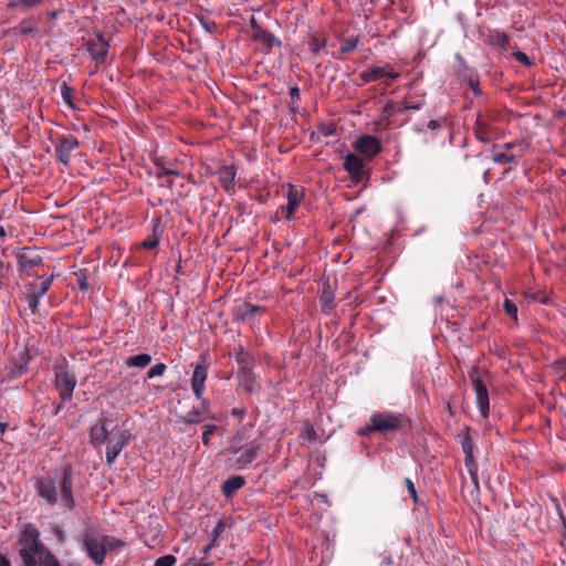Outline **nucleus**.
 <instances>
[{"mask_svg":"<svg viewBox=\"0 0 566 566\" xmlns=\"http://www.w3.org/2000/svg\"><path fill=\"white\" fill-rule=\"evenodd\" d=\"M75 472L71 463H65L43 476L35 478L34 491L48 505L57 503L67 510L74 511L76 501L74 497Z\"/></svg>","mask_w":566,"mask_h":566,"instance_id":"nucleus-1","label":"nucleus"},{"mask_svg":"<svg viewBox=\"0 0 566 566\" xmlns=\"http://www.w3.org/2000/svg\"><path fill=\"white\" fill-rule=\"evenodd\" d=\"M40 536V531L34 524L27 523L23 525L15 543L22 566H62Z\"/></svg>","mask_w":566,"mask_h":566,"instance_id":"nucleus-2","label":"nucleus"},{"mask_svg":"<svg viewBox=\"0 0 566 566\" xmlns=\"http://www.w3.org/2000/svg\"><path fill=\"white\" fill-rule=\"evenodd\" d=\"M125 543L108 535H102L91 528L83 534V547L96 565H103L109 551L123 547Z\"/></svg>","mask_w":566,"mask_h":566,"instance_id":"nucleus-3","label":"nucleus"},{"mask_svg":"<svg viewBox=\"0 0 566 566\" xmlns=\"http://www.w3.org/2000/svg\"><path fill=\"white\" fill-rule=\"evenodd\" d=\"M407 428V419L402 415L391 412L374 413L368 423L358 430L360 436H369L371 433H395Z\"/></svg>","mask_w":566,"mask_h":566,"instance_id":"nucleus-4","label":"nucleus"},{"mask_svg":"<svg viewBox=\"0 0 566 566\" xmlns=\"http://www.w3.org/2000/svg\"><path fill=\"white\" fill-rule=\"evenodd\" d=\"M53 371L60 399L63 402L71 401L77 380L75 374L69 367L67 360L65 358L56 360L53 365Z\"/></svg>","mask_w":566,"mask_h":566,"instance_id":"nucleus-5","label":"nucleus"},{"mask_svg":"<svg viewBox=\"0 0 566 566\" xmlns=\"http://www.w3.org/2000/svg\"><path fill=\"white\" fill-rule=\"evenodd\" d=\"M399 76L400 74L396 72L389 63H386L382 66H371L368 70L361 72L359 75L363 82L361 84H367L369 82L387 77V85H389L392 81H396Z\"/></svg>","mask_w":566,"mask_h":566,"instance_id":"nucleus-6","label":"nucleus"},{"mask_svg":"<svg viewBox=\"0 0 566 566\" xmlns=\"http://www.w3.org/2000/svg\"><path fill=\"white\" fill-rule=\"evenodd\" d=\"M78 139L74 135H61L55 140L56 159L64 166L71 163V153L78 147Z\"/></svg>","mask_w":566,"mask_h":566,"instance_id":"nucleus-7","label":"nucleus"},{"mask_svg":"<svg viewBox=\"0 0 566 566\" xmlns=\"http://www.w3.org/2000/svg\"><path fill=\"white\" fill-rule=\"evenodd\" d=\"M18 270L21 273L31 275V270L43 264V258L31 248H23L15 254Z\"/></svg>","mask_w":566,"mask_h":566,"instance_id":"nucleus-8","label":"nucleus"},{"mask_svg":"<svg viewBox=\"0 0 566 566\" xmlns=\"http://www.w3.org/2000/svg\"><path fill=\"white\" fill-rule=\"evenodd\" d=\"M266 312V308L261 305H254L248 302L235 305L232 310V317L234 321L254 324L256 315H262Z\"/></svg>","mask_w":566,"mask_h":566,"instance_id":"nucleus-9","label":"nucleus"},{"mask_svg":"<svg viewBox=\"0 0 566 566\" xmlns=\"http://www.w3.org/2000/svg\"><path fill=\"white\" fill-rule=\"evenodd\" d=\"M470 379L473 382L474 391L476 395V406H478L481 415L484 418H486L489 416V411H490L489 392H488L486 386L480 378L476 369H473L470 373Z\"/></svg>","mask_w":566,"mask_h":566,"instance_id":"nucleus-10","label":"nucleus"},{"mask_svg":"<svg viewBox=\"0 0 566 566\" xmlns=\"http://www.w3.org/2000/svg\"><path fill=\"white\" fill-rule=\"evenodd\" d=\"M354 148L359 155L369 159L374 158L382 149L379 138L373 135H364L359 137L354 143Z\"/></svg>","mask_w":566,"mask_h":566,"instance_id":"nucleus-11","label":"nucleus"},{"mask_svg":"<svg viewBox=\"0 0 566 566\" xmlns=\"http://www.w3.org/2000/svg\"><path fill=\"white\" fill-rule=\"evenodd\" d=\"M130 440V432L128 430H123L117 432L114 437L108 440V444L106 448V462L112 465L124 447Z\"/></svg>","mask_w":566,"mask_h":566,"instance_id":"nucleus-12","label":"nucleus"},{"mask_svg":"<svg viewBox=\"0 0 566 566\" xmlns=\"http://www.w3.org/2000/svg\"><path fill=\"white\" fill-rule=\"evenodd\" d=\"M518 145L516 143H505L502 146L494 144L491 148L492 160L497 165L515 164L522 157V154L516 155L513 151Z\"/></svg>","mask_w":566,"mask_h":566,"instance_id":"nucleus-13","label":"nucleus"},{"mask_svg":"<svg viewBox=\"0 0 566 566\" xmlns=\"http://www.w3.org/2000/svg\"><path fill=\"white\" fill-rule=\"evenodd\" d=\"M87 51L93 60L103 63L109 50V43L102 33L87 41Z\"/></svg>","mask_w":566,"mask_h":566,"instance_id":"nucleus-14","label":"nucleus"},{"mask_svg":"<svg viewBox=\"0 0 566 566\" xmlns=\"http://www.w3.org/2000/svg\"><path fill=\"white\" fill-rule=\"evenodd\" d=\"M472 130L475 138L483 144L491 143L496 133V129L480 113L476 116Z\"/></svg>","mask_w":566,"mask_h":566,"instance_id":"nucleus-15","label":"nucleus"},{"mask_svg":"<svg viewBox=\"0 0 566 566\" xmlns=\"http://www.w3.org/2000/svg\"><path fill=\"white\" fill-rule=\"evenodd\" d=\"M344 169L349 174L355 182H359L365 178L366 170L364 161L355 154H348L344 159Z\"/></svg>","mask_w":566,"mask_h":566,"instance_id":"nucleus-16","label":"nucleus"},{"mask_svg":"<svg viewBox=\"0 0 566 566\" xmlns=\"http://www.w3.org/2000/svg\"><path fill=\"white\" fill-rule=\"evenodd\" d=\"M201 403L199 407L190 410L186 416L180 418V422L186 424H199L203 422L206 419H212L210 416L209 401L207 399L201 398Z\"/></svg>","mask_w":566,"mask_h":566,"instance_id":"nucleus-17","label":"nucleus"},{"mask_svg":"<svg viewBox=\"0 0 566 566\" xmlns=\"http://www.w3.org/2000/svg\"><path fill=\"white\" fill-rule=\"evenodd\" d=\"M111 422L107 418H101L90 429V442L92 444H103L108 440L109 431L107 423Z\"/></svg>","mask_w":566,"mask_h":566,"instance_id":"nucleus-18","label":"nucleus"},{"mask_svg":"<svg viewBox=\"0 0 566 566\" xmlns=\"http://www.w3.org/2000/svg\"><path fill=\"white\" fill-rule=\"evenodd\" d=\"M208 376L207 366L197 364L191 378V388L197 399H201L205 391V382Z\"/></svg>","mask_w":566,"mask_h":566,"instance_id":"nucleus-19","label":"nucleus"},{"mask_svg":"<svg viewBox=\"0 0 566 566\" xmlns=\"http://www.w3.org/2000/svg\"><path fill=\"white\" fill-rule=\"evenodd\" d=\"M30 360L31 355L28 349L20 353L18 359L13 361V366L8 371L7 379L12 380L27 374Z\"/></svg>","mask_w":566,"mask_h":566,"instance_id":"nucleus-20","label":"nucleus"},{"mask_svg":"<svg viewBox=\"0 0 566 566\" xmlns=\"http://www.w3.org/2000/svg\"><path fill=\"white\" fill-rule=\"evenodd\" d=\"M56 276V274H51L50 276H38V280H40V282L34 281L27 285L28 293L31 295H36L38 297L42 298L51 289L52 283Z\"/></svg>","mask_w":566,"mask_h":566,"instance_id":"nucleus-21","label":"nucleus"},{"mask_svg":"<svg viewBox=\"0 0 566 566\" xmlns=\"http://www.w3.org/2000/svg\"><path fill=\"white\" fill-rule=\"evenodd\" d=\"M260 446L253 444L247 449L238 450L235 453V468L239 470L245 469L249 464H251L259 455Z\"/></svg>","mask_w":566,"mask_h":566,"instance_id":"nucleus-22","label":"nucleus"},{"mask_svg":"<svg viewBox=\"0 0 566 566\" xmlns=\"http://www.w3.org/2000/svg\"><path fill=\"white\" fill-rule=\"evenodd\" d=\"M239 386L248 394L255 395L261 390V385L256 379L253 371L251 373H237Z\"/></svg>","mask_w":566,"mask_h":566,"instance_id":"nucleus-23","label":"nucleus"},{"mask_svg":"<svg viewBox=\"0 0 566 566\" xmlns=\"http://www.w3.org/2000/svg\"><path fill=\"white\" fill-rule=\"evenodd\" d=\"M235 361L239 366L238 373H251L255 366V358L242 346L235 352Z\"/></svg>","mask_w":566,"mask_h":566,"instance_id":"nucleus-24","label":"nucleus"},{"mask_svg":"<svg viewBox=\"0 0 566 566\" xmlns=\"http://www.w3.org/2000/svg\"><path fill=\"white\" fill-rule=\"evenodd\" d=\"M303 192L300 191L296 187L290 185L287 191V203H286V219L291 220L293 218L294 211L300 206L303 200Z\"/></svg>","mask_w":566,"mask_h":566,"instance_id":"nucleus-25","label":"nucleus"},{"mask_svg":"<svg viewBox=\"0 0 566 566\" xmlns=\"http://www.w3.org/2000/svg\"><path fill=\"white\" fill-rule=\"evenodd\" d=\"M334 300L335 294L331 283L328 281L323 282L322 292L319 296V301L322 303V311L326 313L335 308L336 304Z\"/></svg>","mask_w":566,"mask_h":566,"instance_id":"nucleus-26","label":"nucleus"},{"mask_svg":"<svg viewBox=\"0 0 566 566\" xmlns=\"http://www.w3.org/2000/svg\"><path fill=\"white\" fill-rule=\"evenodd\" d=\"M244 484L245 479L242 475H232L223 482L221 486L222 494L226 497H231Z\"/></svg>","mask_w":566,"mask_h":566,"instance_id":"nucleus-27","label":"nucleus"},{"mask_svg":"<svg viewBox=\"0 0 566 566\" xmlns=\"http://www.w3.org/2000/svg\"><path fill=\"white\" fill-rule=\"evenodd\" d=\"M218 179L226 191L234 187L235 169L233 166H223L218 172Z\"/></svg>","mask_w":566,"mask_h":566,"instance_id":"nucleus-28","label":"nucleus"},{"mask_svg":"<svg viewBox=\"0 0 566 566\" xmlns=\"http://www.w3.org/2000/svg\"><path fill=\"white\" fill-rule=\"evenodd\" d=\"M488 41L491 45L504 51L509 50L511 46L510 36L505 32L497 30L490 32Z\"/></svg>","mask_w":566,"mask_h":566,"instance_id":"nucleus-29","label":"nucleus"},{"mask_svg":"<svg viewBox=\"0 0 566 566\" xmlns=\"http://www.w3.org/2000/svg\"><path fill=\"white\" fill-rule=\"evenodd\" d=\"M461 447L464 453V464L476 462L473 455V442L470 436V428L465 427L464 436L461 439Z\"/></svg>","mask_w":566,"mask_h":566,"instance_id":"nucleus-30","label":"nucleus"},{"mask_svg":"<svg viewBox=\"0 0 566 566\" xmlns=\"http://www.w3.org/2000/svg\"><path fill=\"white\" fill-rule=\"evenodd\" d=\"M457 57L461 61L462 64H464L463 59L460 55H457ZM460 75L463 78L468 80L469 86L472 88L475 96L482 95V91L479 87V78L473 74V71L470 70L468 66L463 65V71L460 72Z\"/></svg>","mask_w":566,"mask_h":566,"instance_id":"nucleus-31","label":"nucleus"},{"mask_svg":"<svg viewBox=\"0 0 566 566\" xmlns=\"http://www.w3.org/2000/svg\"><path fill=\"white\" fill-rule=\"evenodd\" d=\"M254 40L260 41L266 48L271 49L273 46H281V41L270 31L262 29L259 30L256 34L253 35Z\"/></svg>","mask_w":566,"mask_h":566,"instance_id":"nucleus-32","label":"nucleus"},{"mask_svg":"<svg viewBox=\"0 0 566 566\" xmlns=\"http://www.w3.org/2000/svg\"><path fill=\"white\" fill-rule=\"evenodd\" d=\"M151 363V356L149 354H138L126 358L125 364L129 368H145Z\"/></svg>","mask_w":566,"mask_h":566,"instance_id":"nucleus-33","label":"nucleus"},{"mask_svg":"<svg viewBox=\"0 0 566 566\" xmlns=\"http://www.w3.org/2000/svg\"><path fill=\"white\" fill-rule=\"evenodd\" d=\"M75 277H76V283L78 285V289L81 291H87L90 289V284H88V275H90V272L87 269H80L77 272L74 273Z\"/></svg>","mask_w":566,"mask_h":566,"instance_id":"nucleus-34","label":"nucleus"},{"mask_svg":"<svg viewBox=\"0 0 566 566\" xmlns=\"http://www.w3.org/2000/svg\"><path fill=\"white\" fill-rule=\"evenodd\" d=\"M60 91H61V95H62V98H63V101L65 102V104H66L70 108H72V109H76L77 107H76V105H75V103H74V101H73V97H72V92H73L72 87H71V86H69V85L66 84V82H63V83H62V85H61V87H60Z\"/></svg>","mask_w":566,"mask_h":566,"instance_id":"nucleus-35","label":"nucleus"},{"mask_svg":"<svg viewBox=\"0 0 566 566\" xmlns=\"http://www.w3.org/2000/svg\"><path fill=\"white\" fill-rule=\"evenodd\" d=\"M154 163H155L156 167L158 168V170L155 174L157 178H161L164 176H177V175H179V172L177 170L166 168V166H164L163 158H156Z\"/></svg>","mask_w":566,"mask_h":566,"instance_id":"nucleus-36","label":"nucleus"},{"mask_svg":"<svg viewBox=\"0 0 566 566\" xmlns=\"http://www.w3.org/2000/svg\"><path fill=\"white\" fill-rule=\"evenodd\" d=\"M465 467L469 471L470 479H471L473 488H474V492L478 494L480 492V483H479V478H478V463L476 462L468 463V464H465Z\"/></svg>","mask_w":566,"mask_h":566,"instance_id":"nucleus-37","label":"nucleus"},{"mask_svg":"<svg viewBox=\"0 0 566 566\" xmlns=\"http://www.w3.org/2000/svg\"><path fill=\"white\" fill-rule=\"evenodd\" d=\"M290 96L292 98V103L290 105V111L292 114H296L298 112L297 101L300 99L301 92L298 86L294 85L290 87Z\"/></svg>","mask_w":566,"mask_h":566,"instance_id":"nucleus-38","label":"nucleus"},{"mask_svg":"<svg viewBox=\"0 0 566 566\" xmlns=\"http://www.w3.org/2000/svg\"><path fill=\"white\" fill-rule=\"evenodd\" d=\"M301 437L308 442H315L317 439V433L314 427L310 422H306L302 429Z\"/></svg>","mask_w":566,"mask_h":566,"instance_id":"nucleus-39","label":"nucleus"},{"mask_svg":"<svg viewBox=\"0 0 566 566\" xmlns=\"http://www.w3.org/2000/svg\"><path fill=\"white\" fill-rule=\"evenodd\" d=\"M357 44H358L357 36L348 38V39L344 40V42L339 49V52L343 54L350 53L357 48Z\"/></svg>","mask_w":566,"mask_h":566,"instance_id":"nucleus-40","label":"nucleus"},{"mask_svg":"<svg viewBox=\"0 0 566 566\" xmlns=\"http://www.w3.org/2000/svg\"><path fill=\"white\" fill-rule=\"evenodd\" d=\"M21 35H28L35 31L32 19H23L20 27L17 29Z\"/></svg>","mask_w":566,"mask_h":566,"instance_id":"nucleus-41","label":"nucleus"},{"mask_svg":"<svg viewBox=\"0 0 566 566\" xmlns=\"http://www.w3.org/2000/svg\"><path fill=\"white\" fill-rule=\"evenodd\" d=\"M166 369L167 366L164 363H158L148 369L147 377L151 379L155 377L163 376Z\"/></svg>","mask_w":566,"mask_h":566,"instance_id":"nucleus-42","label":"nucleus"},{"mask_svg":"<svg viewBox=\"0 0 566 566\" xmlns=\"http://www.w3.org/2000/svg\"><path fill=\"white\" fill-rule=\"evenodd\" d=\"M503 308L510 317L517 319V306L513 301L505 298L503 303Z\"/></svg>","mask_w":566,"mask_h":566,"instance_id":"nucleus-43","label":"nucleus"},{"mask_svg":"<svg viewBox=\"0 0 566 566\" xmlns=\"http://www.w3.org/2000/svg\"><path fill=\"white\" fill-rule=\"evenodd\" d=\"M218 427L216 424H205L202 432V443L208 446L210 442L211 436L217 431Z\"/></svg>","mask_w":566,"mask_h":566,"instance_id":"nucleus-44","label":"nucleus"},{"mask_svg":"<svg viewBox=\"0 0 566 566\" xmlns=\"http://www.w3.org/2000/svg\"><path fill=\"white\" fill-rule=\"evenodd\" d=\"M177 558L174 555H164L156 559L155 566H175Z\"/></svg>","mask_w":566,"mask_h":566,"instance_id":"nucleus-45","label":"nucleus"},{"mask_svg":"<svg viewBox=\"0 0 566 566\" xmlns=\"http://www.w3.org/2000/svg\"><path fill=\"white\" fill-rule=\"evenodd\" d=\"M25 298L28 301V305H29L31 313L36 314L39 311V305H40L41 298L38 297L36 295H31L29 293L27 294Z\"/></svg>","mask_w":566,"mask_h":566,"instance_id":"nucleus-46","label":"nucleus"},{"mask_svg":"<svg viewBox=\"0 0 566 566\" xmlns=\"http://www.w3.org/2000/svg\"><path fill=\"white\" fill-rule=\"evenodd\" d=\"M159 243V239L154 232L151 235L147 237L143 242L142 247L148 250L155 249Z\"/></svg>","mask_w":566,"mask_h":566,"instance_id":"nucleus-47","label":"nucleus"},{"mask_svg":"<svg viewBox=\"0 0 566 566\" xmlns=\"http://www.w3.org/2000/svg\"><path fill=\"white\" fill-rule=\"evenodd\" d=\"M11 266L0 260V289L6 285V277L9 275Z\"/></svg>","mask_w":566,"mask_h":566,"instance_id":"nucleus-48","label":"nucleus"},{"mask_svg":"<svg viewBox=\"0 0 566 566\" xmlns=\"http://www.w3.org/2000/svg\"><path fill=\"white\" fill-rule=\"evenodd\" d=\"M405 485H406L413 503L418 504L419 499H418V494H417L416 486H415L413 482L409 478H406Z\"/></svg>","mask_w":566,"mask_h":566,"instance_id":"nucleus-49","label":"nucleus"},{"mask_svg":"<svg viewBox=\"0 0 566 566\" xmlns=\"http://www.w3.org/2000/svg\"><path fill=\"white\" fill-rule=\"evenodd\" d=\"M423 105L422 101L418 102H403L402 107L398 108V112H401L403 109H420Z\"/></svg>","mask_w":566,"mask_h":566,"instance_id":"nucleus-50","label":"nucleus"},{"mask_svg":"<svg viewBox=\"0 0 566 566\" xmlns=\"http://www.w3.org/2000/svg\"><path fill=\"white\" fill-rule=\"evenodd\" d=\"M514 57H515L516 61H518L520 63H522L525 66H531L532 65V62H531L530 57L524 52H516V53H514Z\"/></svg>","mask_w":566,"mask_h":566,"instance_id":"nucleus-51","label":"nucleus"},{"mask_svg":"<svg viewBox=\"0 0 566 566\" xmlns=\"http://www.w3.org/2000/svg\"><path fill=\"white\" fill-rule=\"evenodd\" d=\"M19 2L25 8H33L39 6L42 0H19Z\"/></svg>","mask_w":566,"mask_h":566,"instance_id":"nucleus-52","label":"nucleus"},{"mask_svg":"<svg viewBox=\"0 0 566 566\" xmlns=\"http://www.w3.org/2000/svg\"><path fill=\"white\" fill-rule=\"evenodd\" d=\"M53 533H54V535H55V537H56L59 543H64L65 542V534H64V532L60 527L54 528Z\"/></svg>","mask_w":566,"mask_h":566,"instance_id":"nucleus-53","label":"nucleus"},{"mask_svg":"<svg viewBox=\"0 0 566 566\" xmlns=\"http://www.w3.org/2000/svg\"><path fill=\"white\" fill-rule=\"evenodd\" d=\"M184 566H212V563L206 562V563H198L195 559L187 560Z\"/></svg>","mask_w":566,"mask_h":566,"instance_id":"nucleus-54","label":"nucleus"},{"mask_svg":"<svg viewBox=\"0 0 566 566\" xmlns=\"http://www.w3.org/2000/svg\"><path fill=\"white\" fill-rule=\"evenodd\" d=\"M250 27L253 30L254 34L259 32V30H262L263 28L258 23L256 19L254 17L250 20Z\"/></svg>","mask_w":566,"mask_h":566,"instance_id":"nucleus-55","label":"nucleus"},{"mask_svg":"<svg viewBox=\"0 0 566 566\" xmlns=\"http://www.w3.org/2000/svg\"><path fill=\"white\" fill-rule=\"evenodd\" d=\"M427 127L431 130H434V129H438L441 127V122L440 120H437V119H431L428 124H427Z\"/></svg>","mask_w":566,"mask_h":566,"instance_id":"nucleus-56","label":"nucleus"},{"mask_svg":"<svg viewBox=\"0 0 566 566\" xmlns=\"http://www.w3.org/2000/svg\"><path fill=\"white\" fill-rule=\"evenodd\" d=\"M231 415L235 416V417H243L245 415V409L244 408H233L231 410Z\"/></svg>","mask_w":566,"mask_h":566,"instance_id":"nucleus-57","label":"nucleus"},{"mask_svg":"<svg viewBox=\"0 0 566 566\" xmlns=\"http://www.w3.org/2000/svg\"><path fill=\"white\" fill-rule=\"evenodd\" d=\"M311 45H312V50H313L314 52H318V51H319V49H321V44H319V42H318V40H317L316 38H313V39H312V43H311Z\"/></svg>","mask_w":566,"mask_h":566,"instance_id":"nucleus-58","label":"nucleus"},{"mask_svg":"<svg viewBox=\"0 0 566 566\" xmlns=\"http://www.w3.org/2000/svg\"><path fill=\"white\" fill-rule=\"evenodd\" d=\"M0 566H11L10 560L0 553Z\"/></svg>","mask_w":566,"mask_h":566,"instance_id":"nucleus-59","label":"nucleus"},{"mask_svg":"<svg viewBox=\"0 0 566 566\" xmlns=\"http://www.w3.org/2000/svg\"><path fill=\"white\" fill-rule=\"evenodd\" d=\"M223 527H224V525L221 522L218 523V525L216 526V528L213 531L214 537H217L223 531Z\"/></svg>","mask_w":566,"mask_h":566,"instance_id":"nucleus-60","label":"nucleus"},{"mask_svg":"<svg viewBox=\"0 0 566 566\" xmlns=\"http://www.w3.org/2000/svg\"><path fill=\"white\" fill-rule=\"evenodd\" d=\"M57 15H59V11H55V10H54V11H50V12H48V17H49V19H50V20H54V19H56V18H57Z\"/></svg>","mask_w":566,"mask_h":566,"instance_id":"nucleus-61","label":"nucleus"},{"mask_svg":"<svg viewBox=\"0 0 566 566\" xmlns=\"http://www.w3.org/2000/svg\"><path fill=\"white\" fill-rule=\"evenodd\" d=\"M8 426H9L8 422H1L0 421V432H1V434H3L6 432Z\"/></svg>","mask_w":566,"mask_h":566,"instance_id":"nucleus-62","label":"nucleus"},{"mask_svg":"<svg viewBox=\"0 0 566 566\" xmlns=\"http://www.w3.org/2000/svg\"><path fill=\"white\" fill-rule=\"evenodd\" d=\"M64 403H65V402H63V401L61 400V402L56 406L55 411H54V415H55V416H56V415H57V413L63 409Z\"/></svg>","mask_w":566,"mask_h":566,"instance_id":"nucleus-63","label":"nucleus"},{"mask_svg":"<svg viewBox=\"0 0 566 566\" xmlns=\"http://www.w3.org/2000/svg\"><path fill=\"white\" fill-rule=\"evenodd\" d=\"M17 6H18V2H17V1H14V0L10 1V2L7 4V7H8V8H10V9H13V8H15Z\"/></svg>","mask_w":566,"mask_h":566,"instance_id":"nucleus-64","label":"nucleus"}]
</instances>
